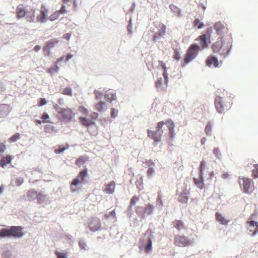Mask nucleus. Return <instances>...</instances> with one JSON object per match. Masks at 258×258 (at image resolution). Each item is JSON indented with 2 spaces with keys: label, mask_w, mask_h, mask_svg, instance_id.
<instances>
[{
  "label": "nucleus",
  "mask_w": 258,
  "mask_h": 258,
  "mask_svg": "<svg viewBox=\"0 0 258 258\" xmlns=\"http://www.w3.org/2000/svg\"><path fill=\"white\" fill-rule=\"evenodd\" d=\"M164 125H166L169 130V137L170 138H173L175 135L174 130V124L171 119L159 122L157 123L156 131H155L148 130V137L156 143L160 142L163 132L162 128Z\"/></svg>",
  "instance_id": "f257e3e1"
},
{
  "label": "nucleus",
  "mask_w": 258,
  "mask_h": 258,
  "mask_svg": "<svg viewBox=\"0 0 258 258\" xmlns=\"http://www.w3.org/2000/svg\"><path fill=\"white\" fill-rule=\"evenodd\" d=\"M232 46V38L228 36L224 38L221 37L212 45L213 51L219 53L221 55L228 54Z\"/></svg>",
  "instance_id": "f03ea898"
},
{
  "label": "nucleus",
  "mask_w": 258,
  "mask_h": 258,
  "mask_svg": "<svg viewBox=\"0 0 258 258\" xmlns=\"http://www.w3.org/2000/svg\"><path fill=\"white\" fill-rule=\"evenodd\" d=\"M23 229V227L16 226L11 227L10 229L3 228L0 230V238H21L25 234Z\"/></svg>",
  "instance_id": "7ed1b4c3"
},
{
  "label": "nucleus",
  "mask_w": 258,
  "mask_h": 258,
  "mask_svg": "<svg viewBox=\"0 0 258 258\" xmlns=\"http://www.w3.org/2000/svg\"><path fill=\"white\" fill-rule=\"evenodd\" d=\"M212 32V29L209 28L207 29L205 34L200 35L196 39V41H199V45L198 46L200 48V51L208 47L209 44L210 43V37Z\"/></svg>",
  "instance_id": "20e7f679"
},
{
  "label": "nucleus",
  "mask_w": 258,
  "mask_h": 258,
  "mask_svg": "<svg viewBox=\"0 0 258 258\" xmlns=\"http://www.w3.org/2000/svg\"><path fill=\"white\" fill-rule=\"evenodd\" d=\"M199 51L200 48L198 47L197 44H191L186 51L183 59L184 63L182 66H185L186 64L195 59L197 56Z\"/></svg>",
  "instance_id": "39448f33"
},
{
  "label": "nucleus",
  "mask_w": 258,
  "mask_h": 258,
  "mask_svg": "<svg viewBox=\"0 0 258 258\" xmlns=\"http://www.w3.org/2000/svg\"><path fill=\"white\" fill-rule=\"evenodd\" d=\"M238 182L240 188L244 192L250 194L253 190V183L252 179L245 177H239Z\"/></svg>",
  "instance_id": "423d86ee"
},
{
  "label": "nucleus",
  "mask_w": 258,
  "mask_h": 258,
  "mask_svg": "<svg viewBox=\"0 0 258 258\" xmlns=\"http://www.w3.org/2000/svg\"><path fill=\"white\" fill-rule=\"evenodd\" d=\"M87 173V169L83 170L80 172L77 177L73 180L71 184V189L73 192L77 191L78 186H81L84 184Z\"/></svg>",
  "instance_id": "0eeeda50"
},
{
  "label": "nucleus",
  "mask_w": 258,
  "mask_h": 258,
  "mask_svg": "<svg viewBox=\"0 0 258 258\" xmlns=\"http://www.w3.org/2000/svg\"><path fill=\"white\" fill-rule=\"evenodd\" d=\"M174 243L178 247H187L192 244V241L188 237L182 234L177 235L175 237Z\"/></svg>",
  "instance_id": "6e6552de"
},
{
  "label": "nucleus",
  "mask_w": 258,
  "mask_h": 258,
  "mask_svg": "<svg viewBox=\"0 0 258 258\" xmlns=\"http://www.w3.org/2000/svg\"><path fill=\"white\" fill-rule=\"evenodd\" d=\"M223 101L222 98L220 97H217L215 99V105L217 111L220 113H222L224 112L225 108L228 109V107H230V103H229V105L227 104H223Z\"/></svg>",
  "instance_id": "1a4fd4ad"
},
{
  "label": "nucleus",
  "mask_w": 258,
  "mask_h": 258,
  "mask_svg": "<svg viewBox=\"0 0 258 258\" xmlns=\"http://www.w3.org/2000/svg\"><path fill=\"white\" fill-rule=\"evenodd\" d=\"M206 64L209 67L217 68L219 66V61L216 57L210 55L206 59Z\"/></svg>",
  "instance_id": "9d476101"
},
{
  "label": "nucleus",
  "mask_w": 258,
  "mask_h": 258,
  "mask_svg": "<svg viewBox=\"0 0 258 258\" xmlns=\"http://www.w3.org/2000/svg\"><path fill=\"white\" fill-rule=\"evenodd\" d=\"M37 203L43 206L45 205H47L50 203L49 197L46 195L39 193Z\"/></svg>",
  "instance_id": "9b49d317"
},
{
  "label": "nucleus",
  "mask_w": 258,
  "mask_h": 258,
  "mask_svg": "<svg viewBox=\"0 0 258 258\" xmlns=\"http://www.w3.org/2000/svg\"><path fill=\"white\" fill-rule=\"evenodd\" d=\"M247 223L249 224V230L252 232V235L254 236L258 233V223L252 220L247 221Z\"/></svg>",
  "instance_id": "f8f14e48"
},
{
  "label": "nucleus",
  "mask_w": 258,
  "mask_h": 258,
  "mask_svg": "<svg viewBox=\"0 0 258 258\" xmlns=\"http://www.w3.org/2000/svg\"><path fill=\"white\" fill-rule=\"evenodd\" d=\"M10 106L8 104H0V117L7 116L10 112Z\"/></svg>",
  "instance_id": "ddd939ff"
},
{
  "label": "nucleus",
  "mask_w": 258,
  "mask_h": 258,
  "mask_svg": "<svg viewBox=\"0 0 258 258\" xmlns=\"http://www.w3.org/2000/svg\"><path fill=\"white\" fill-rule=\"evenodd\" d=\"M25 16L28 21L30 22H34L35 18V10L31 8H27Z\"/></svg>",
  "instance_id": "4468645a"
},
{
  "label": "nucleus",
  "mask_w": 258,
  "mask_h": 258,
  "mask_svg": "<svg viewBox=\"0 0 258 258\" xmlns=\"http://www.w3.org/2000/svg\"><path fill=\"white\" fill-rule=\"evenodd\" d=\"M27 8L28 7L24 8L22 5L18 6L16 10L17 17L19 18H22L24 17L26 15Z\"/></svg>",
  "instance_id": "2eb2a0df"
},
{
  "label": "nucleus",
  "mask_w": 258,
  "mask_h": 258,
  "mask_svg": "<svg viewBox=\"0 0 258 258\" xmlns=\"http://www.w3.org/2000/svg\"><path fill=\"white\" fill-rule=\"evenodd\" d=\"M115 188V183L114 181H111L105 185L103 190L106 194H112L114 192Z\"/></svg>",
  "instance_id": "dca6fc26"
},
{
  "label": "nucleus",
  "mask_w": 258,
  "mask_h": 258,
  "mask_svg": "<svg viewBox=\"0 0 258 258\" xmlns=\"http://www.w3.org/2000/svg\"><path fill=\"white\" fill-rule=\"evenodd\" d=\"M154 206L150 203H148V204L145 205V207L144 208V210H143V211H144L143 214L141 215V216L143 217L145 214L147 215L152 214L154 211ZM136 212L139 214V215H140V214L137 211Z\"/></svg>",
  "instance_id": "f3484780"
},
{
  "label": "nucleus",
  "mask_w": 258,
  "mask_h": 258,
  "mask_svg": "<svg viewBox=\"0 0 258 258\" xmlns=\"http://www.w3.org/2000/svg\"><path fill=\"white\" fill-rule=\"evenodd\" d=\"M215 217L216 220L222 225H226L230 221L223 214L219 212L216 213Z\"/></svg>",
  "instance_id": "a211bd4d"
},
{
  "label": "nucleus",
  "mask_w": 258,
  "mask_h": 258,
  "mask_svg": "<svg viewBox=\"0 0 258 258\" xmlns=\"http://www.w3.org/2000/svg\"><path fill=\"white\" fill-rule=\"evenodd\" d=\"M61 117L68 121H70L73 117L72 112L70 109L63 108V110L61 112Z\"/></svg>",
  "instance_id": "6ab92c4d"
},
{
  "label": "nucleus",
  "mask_w": 258,
  "mask_h": 258,
  "mask_svg": "<svg viewBox=\"0 0 258 258\" xmlns=\"http://www.w3.org/2000/svg\"><path fill=\"white\" fill-rule=\"evenodd\" d=\"M38 194L34 189L29 190L27 192V198L29 201H34L35 199H37L38 201Z\"/></svg>",
  "instance_id": "aec40b11"
},
{
  "label": "nucleus",
  "mask_w": 258,
  "mask_h": 258,
  "mask_svg": "<svg viewBox=\"0 0 258 258\" xmlns=\"http://www.w3.org/2000/svg\"><path fill=\"white\" fill-rule=\"evenodd\" d=\"M105 99L108 102H111L116 98L115 94L112 91H108L104 95Z\"/></svg>",
  "instance_id": "412c9836"
},
{
  "label": "nucleus",
  "mask_w": 258,
  "mask_h": 258,
  "mask_svg": "<svg viewBox=\"0 0 258 258\" xmlns=\"http://www.w3.org/2000/svg\"><path fill=\"white\" fill-rule=\"evenodd\" d=\"M214 28L218 34H221L226 29L224 24L220 22H216L214 25Z\"/></svg>",
  "instance_id": "4be33fe9"
},
{
  "label": "nucleus",
  "mask_w": 258,
  "mask_h": 258,
  "mask_svg": "<svg viewBox=\"0 0 258 258\" xmlns=\"http://www.w3.org/2000/svg\"><path fill=\"white\" fill-rule=\"evenodd\" d=\"M172 225L173 227L178 230H180L184 228L183 221L180 220H175L173 221Z\"/></svg>",
  "instance_id": "5701e85b"
},
{
  "label": "nucleus",
  "mask_w": 258,
  "mask_h": 258,
  "mask_svg": "<svg viewBox=\"0 0 258 258\" xmlns=\"http://www.w3.org/2000/svg\"><path fill=\"white\" fill-rule=\"evenodd\" d=\"M12 158L11 156H7L4 157L0 160V166L4 167L7 164L10 163Z\"/></svg>",
  "instance_id": "b1692460"
},
{
  "label": "nucleus",
  "mask_w": 258,
  "mask_h": 258,
  "mask_svg": "<svg viewBox=\"0 0 258 258\" xmlns=\"http://www.w3.org/2000/svg\"><path fill=\"white\" fill-rule=\"evenodd\" d=\"M194 181L195 184L198 188L203 189L204 187L205 184L204 183L203 175L200 176V179L194 178Z\"/></svg>",
  "instance_id": "393cba45"
},
{
  "label": "nucleus",
  "mask_w": 258,
  "mask_h": 258,
  "mask_svg": "<svg viewBox=\"0 0 258 258\" xmlns=\"http://www.w3.org/2000/svg\"><path fill=\"white\" fill-rule=\"evenodd\" d=\"M59 42V40L56 38H54L51 40H49L47 41L46 47L50 49L53 48L56 44H57Z\"/></svg>",
  "instance_id": "a878e982"
},
{
  "label": "nucleus",
  "mask_w": 258,
  "mask_h": 258,
  "mask_svg": "<svg viewBox=\"0 0 258 258\" xmlns=\"http://www.w3.org/2000/svg\"><path fill=\"white\" fill-rule=\"evenodd\" d=\"M89 228L93 232H95L97 230V222L95 219H92L90 221L89 224Z\"/></svg>",
  "instance_id": "bb28decb"
},
{
  "label": "nucleus",
  "mask_w": 258,
  "mask_h": 258,
  "mask_svg": "<svg viewBox=\"0 0 258 258\" xmlns=\"http://www.w3.org/2000/svg\"><path fill=\"white\" fill-rule=\"evenodd\" d=\"M47 16L46 13L44 10H41L40 15L38 16L37 20L42 23L46 22V17Z\"/></svg>",
  "instance_id": "cd10ccee"
},
{
  "label": "nucleus",
  "mask_w": 258,
  "mask_h": 258,
  "mask_svg": "<svg viewBox=\"0 0 258 258\" xmlns=\"http://www.w3.org/2000/svg\"><path fill=\"white\" fill-rule=\"evenodd\" d=\"M159 34L160 35H164L166 32V26L162 23H160L158 25Z\"/></svg>",
  "instance_id": "c85d7f7f"
},
{
  "label": "nucleus",
  "mask_w": 258,
  "mask_h": 258,
  "mask_svg": "<svg viewBox=\"0 0 258 258\" xmlns=\"http://www.w3.org/2000/svg\"><path fill=\"white\" fill-rule=\"evenodd\" d=\"M199 8H201L204 11L206 9L205 5L207 4V0H197Z\"/></svg>",
  "instance_id": "c756f323"
},
{
  "label": "nucleus",
  "mask_w": 258,
  "mask_h": 258,
  "mask_svg": "<svg viewBox=\"0 0 258 258\" xmlns=\"http://www.w3.org/2000/svg\"><path fill=\"white\" fill-rule=\"evenodd\" d=\"M44 130L46 133H50L51 131H52L55 133L57 132V130L56 129V128L54 126L50 124L46 125L45 126Z\"/></svg>",
  "instance_id": "7c9ffc66"
},
{
  "label": "nucleus",
  "mask_w": 258,
  "mask_h": 258,
  "mask_svg": "<svg viewBox=\"0 0 258 258\" xmlns=\"http://www.w3.org/2000/svg\"><path fill=\"white\" fill-rule=\"evenodd\" d=\"M170 8L171 10V11L176 15H180V9L177 6L174 5H171L170 6Z\"/></svg>",
  "instance_id": "2f4dec72"
},
{
  "label": "nucleus",
  "mask_w": 258,
  "mask_h": 258,
  "mask_svg": "<svg viewBox=\"0 0 258 258\" xmlns=\"http://www.w3.org/2000/svg\"><path fill=\"white\" fill-rule=\"evenodd\" d=\"M253 166L254 168L252 171V176L255 178H258V165L253 164Z\"/></svg>",
  "instance_id": "473e14b6"
},
{
  "label": "nucleus",
  "mask_w": 258,
  "mask_h": 258,
  "mask_svg": "<svg viewBox=\"0 0 258 258\" xmlns=\"http://www.w3.org/2000/svg\"><path fill=\"white\" fill-rule=\"evenodd\" d=\"M162 198V193L161 191H159L158 192V196H157V201H156L157 204L159 206H162L163 204Z\"/></svg>",
  "instance_id": "72a5a7b5"
},
{
  "label": "nucleus",
  "mask_w": 258,
  "mask_h": 258,
  "mask_svg": "<svg viewBox=\"0 0 258 258\" xmlns=\"http://www.w3.org/2000/svg\"><path fill=\"white\" fill-rule=\"evenodd\" d=\"M12 255V252L9 250H5L2 254L3 258H10Z\"/></svg>",
  "instance_id": "f704fd0d"
},
{
  "label": "nucleus",
  "mask_w": 258,
  "mask_h": 258,
  "mask_svg": "<svg viewBox=\"0 0 258 258\" xmlns=\"http://www.w3.org/2000/svg\"><path fill=\"white\" fill-rule=\"evenodd\" d=\"M62 93L64 95H67L71 96L73 95L72 89L70 87H66L63 90Z\"/></svg>",
  "instance_id": "c9c22d12"
},
{
  "label": "nucleus",
  "mask_w": 258,
  "mask_h": 258,
  "mask_svg": "<svg viewBox=\"0 0 258 258\" xmlns=\"http://www.w3.org/2000/svg\"><path fill=\"white\" fill-rule=\"evenodd\" d=\"M194 26L198 29H201L204 26V24L200 21L199 19H196L194 21Z\"/></svg>",
  "instance_id": "e433bc0d"
},
{
  "label": "nucleus",
  "mask_w": 258,
  "mask_h": 258,
  "mask_svg": "<svg viewBox=\"0 0 258 258\" xmlns=\"http://www.w3.org/2000/svg\"><path fill=\"white\" fill-rule=\"evenodd\" d=\"M59 14L58 12H55L51 14L49 17V20L51 21H54L58 18Z\"/></svg>",
  "instance_id": "4c0bfd02"
},
{
  "label": "nucleus",
  "mask_w": 258,
  "mask_h": 258,
  "mask_svg": "<svg viewBox=\"0 0 258 258\" xmlns=\"http://www.w3.org/2000/svg\"><path fill=\"white\" fill-rule=\"evenodd\" d=\"M87 158L84 156H81L77 160V164L78 165H81L84 164V162L86 160Z\"/></svg>",
  "instance_id": "58836bf2"
},
{
  "label": "nucleus",
  "mask_w": 258,
  "mask_h": 258,
  "mask_svg": "<svg viewBox=\"0 0 258 258\" xmlns=\"http://www.w3.org/2000/svg\"><path fill=\"white\" fill-rule=\"evenodd\" d=\"M139 201V197L134 196L132 197L131 200V206H133L135 205L137 202H138Z\"/></svg>",
  "instance_id": "ea45409f"
},
{
  "label": "nucleus",
  "mask_w": 258,
  "mask_h": 258,
  "mask_svg": "<svg viewBox=\"0 0 258 258\" xmlns=\"http://www.w3.org/2000/svg\"><path fill=\"white\" fill-rule=\"evenodd\" d=\"M80 119L81 121L83 122V123L85 125H90L91 124H92V121L87 118L81 117Z\"/></svg>",
  "instance_id": "a19ab883"
},
{
  "label": "nucleus",
  "mask_w": 258,
  "mask_h": 258,
  "mask_svg": "<svg viewBox=\"0 0 258 258\" xmlns=\"http://www.w3.org/2000/svg\"><path fill=\"white\" fill-rule=\"evenodd\" d=\"M69 147V146H68L67 147H62L61 146H60L58 149H55L54 150V152L56 154H60L63 153V152L67 150Z\"/></svg>",
  "instance_id": "79ce46f5"
},
{
  "label": "nucleus",
  "mask_w": 258,
  "mask_h": 258,
  "mask_svg": "<svg viewBox=\"0 0 258 258\" xmlns=\"http://www.w3.org/2000/svg\"><path fill=\"white\" fill-rule=\"evenodd\" d=\"M206 169V163L205 161H202L200 165V176L203 175V171Z\"/></svg>",
  "instance_id": "37998d69"
},
{
  "label": "nucleus",
  "mask_w": 258,
  "mask_h": 258,
  "mask_svg": "<svg viewBox=\"0 0 258 258\" xmlns=\"http://www.w3.org/2000/svg\"><path fill=\"white\" fill-rule=\"evenodd\" d=\"M145 249L147 252L152 250V241L151 239H149L148 244L146 245Z\"/></svg>",
  "instance_id": "c03bdc74"
},
{
  "label": "nucleus",
  "mask_w": 258,
  "mask_h": 258,
  "mask_svg": "<svg viewBox=\"0 0 258 258\" xmlns=\"http://www.w3.org/2000/svg\"><path fill=\"white\" fill-rule=\"evenodd\" d=\"M59 69V67H58L57 64H56L53 67L49 68L48 71V72L53 73L54 72H57Z\"/></svg>",
  "instance_id": "a18cd8bd"
},
{
  "label": "nucleus",
  "mask_w": 258,
  "mask_h": 258,
  "mask_svg": "<svg viewBox=\"0 0 258 258\" xmlns=\"http://www.w3.org/2000/svg\"><path fill=\"white\" fill-rule=\"evenodd\" d=\"M20 134L19 133H16L13 136H12L11 138V141L13 142H15L18 141L20 139Z\"/></svg>",
  "instance_id": "49530a36"
},
{
  "label": "nucleus",
  "mask_w": 258,
  "mask_h": 258,
  "mask_svg": "<svg viewBox=\"0 0 258 258\" xmlns=\"http://www.w3.org/2000/svg\"><path fill=\"white\" fill-rule=\"evenodd\" d=\"M173 58L177 60H179L181 58L180 53L177 49H174Z\"/></svg>",
  "instance_id": "de8ad7c7"
},
{
  "label": "nucleus",
  "mask_w": 258,
  "mask_h": 258,
  "mask_svg": "<svg viewBox=\"0 0 258 258\" xmlns=\"http://www.w3.org/2000/svg\"><path fill=\"white\" fill-rule=\"evenodd\" d=\"M41 118L43 122L47 121L48 122H50L49 120H47V119H48L49 118V116L46 112L43 113V114H42V115L41 116Z\"/></svg>",
  "instance_id": "09e8293b"
},
{
  "label": "nucleus",
  "mask_w": 258,
  "mask_h": 258,
  "mask_svg": "<svg viewBox=\"0 0 258 258\" xmlns=\"http://www.w3.org/2000/svg\"><path fill=\"white\" fill-rule=\"evenodd\" d=\"M24 182V179L23 177H18L16 180V184L17 186H20Z\"/></svg>",
  "instance_id": "8fccbe9b"
},
{
  "label": "nucleus",
  "mask_w": 258,
  "mask_h": 258,
  "mask_svg": "<svg viewBox=\"0 0 258 258\" xmlns=\"http://www.w3.org/2000/svg\"><path fill=\"white\" fill-rule=\"evenodd\" d=\"M79 110L81 112L83 113V114H86L88 112V109L82 106H79Z\"/></svg>",
  "instance_id": "3c124183"
},
{
  "label": "nucleus",
  "mask_w": 258,
  "mask_h": 258,
  "mask_svg": "<svg viewBox=\"0 0 258 258\" xmlns=\"http://www.w3.org/2000/svg\"><path fill=\"white\" fill-rule=\"evenodd\" d=\"M106 106V104L104 102H101L98 103V111H101L103 108H104Z\"/></svg>",
  "instance_id": "603ef678"
},
{
  "label": "nucleus",
  "mask_w": 258,
  "mask_h": 258,
  "mask_svg": "<svg viewBox=\"0 0 258 258\" xmlns=\"http://www.w3.org/2000/svg\"><path fill=\"white\" fill-rule=\"evenodd\" d=\"M53 107L55 110L59 113H61V112L63 110V108L60 107L57 104H55L53 105Z\"/></svg>",
  "instance_id": "864d4df0"
},
{
  "label": "nucleus",
  "mask_w": 258,
  "mask_h": 258,
  "mask_svg": "<svg viewBox=\"0 0 258 258\" xmlns=\"http://www.w3.org/2000/svg\"><path fill=\"white\" fill-rule=\"evenodd\" d=\"M79 246H80V247L82 249H86V247L87 246V244L86 243H85V242L83 240H81L80 242H79Z\"/></svg>",
  "instance_id": "5fc2aeb1"
},
{
  "label": "nucleus",
  "mask_w": 258,
  "mask_h": 258,
  "mask_svg": "<svg viewBox=\"0 0 258 258\" xmlns=\"http://www.w3.org/2000/svg\"><path fill=\"white\" fill-rule=\"evenodd\" d=\"M118 110L117 109H112V110H111V116L112 117H115L117 116V114H118Z\"/></svg>",
  "instance_id": "6e6d98bb"
},
{
  "label": "nucleus",
  "mask_w": 258,
  "mask_h": 258,
  "mask_svg": "<svg viewBox=\"0 0 258 258\" xmlns=\"http://www.w3.org/2000/svg\"><path fill=\"white\" fill-rule=\"evenodd\" d=\"M6 150L5 145L2 143H0V155L4 152Z\"/></svg>",
  "instance_id": "4d7b16f0"
},
{
  "label": "nucleus",
  "mask_w": 258,
  "mask_h": 258,
  "mask_svg": "<svg viewBox=\"0 0 258 258\" xmlns=\"http://www.w3.org/2000/svg\"><path fill=\"white\" fill-rule=\"evenodd\" d=\"M214 154L218 158L220 157L221 154H220V151L218 148H215L214 150Z\"/></svg>",
  "instance_id": "13d9d810"
},
{
  "label": "nucleus",
  "mask_w": 258,
  "mask_h": 258,
  "mask_svg": "<svg viewBox=\"0 0 258 258\" xmlns=\"http://www.w3.org/2000/svg\"><path fill=\"white\" fill-rule=\"evenodd\" d=\"M205 132L207 134H209L211 132V126L210 124H208L205 127Z\"/></svg>",
  "instance_id": "bf43d9fd"
},
{
  "label": "nucleus",
  "mask_w": 258,
  "mask_h": 258,
  "mask_svg": "<svg viewBox=\"0 0 258 258\" xmlns=\"http://www.w3.org/2000/svg\"><path fill=\"white\" fill-rule=\"evenodd\" d=\"M58 12H59V13L64 14L67 12V10H66L65 5H62L61 9H60V10Z\"/></svg>",
  "instance_id": "052dcab7"
},
{
  "label": "nucleus",
  "mask_w": 258,
  "mask_h": 258,
  "mask_svg": "<svg viewBox=\"0 0 258 258\" xmlns=\"http://www.w3.org/2000/svg\"><path fill=\"white\" fill-rule=\"evenodd\" d=\"M154 172L155 171L152 167H149L148 170V175L149 176H152Z\"/></svg>",
  "instance_id": "680f3d73"
},
{
  "label": "nucleus",
  "mask_w": 258,
  "mask_h": 258,
  "mask_svg": "<svg viewBox=\"0 0 258 258\" xmlns=\"http://www.w3.org/2000/svg\"><path fill=\"white\" fill-rule=\"evenodd\" d=\"M161 78L159 80H158L156 82V86L157 88H160L162 86V83L161 81Z\"/></svg>",
  "instance_id": "e2e57ef3"
},
{
  "label": "nucleus",
  "mask_w": 258,
  "mask_h": 258,
  "mask_svg": "<svg viewBox=\"0 0 258 258\" xmlns=\"http://www.w3.org/2000/svg\"><path fill=\"white\" fill-rule=\"evenodd\" d=\"M46 103H47V101H46V100L45 98H42V99H41V100H40V104H39V106H43V105H45Z\"/></svg>",
  "instance_id": "0e129e2a"
},
{
  "label": "nucleus",
  "mask_w": 258,
  "mask_h": 258,
  "mask_svg": "<svg viewBox=\"0 0 258 258\" xmlns=\"http://www.w3.org/2000/svg\"><path fill=\"white\" fill-rule=\"evenodd\" d=\"M159 63L160 64V66L164 69V70H167V68L166 67L165 64L164 62L162 61H159Z\"/></svg>",
  "instance_id": "69168bd1"
},
{
  "label": "nucleus",
  "mask_w": 258,
  "mask_h": 258,
  "mask_svg": "<svg viewBox=\"0 0 258 258\" xmlns=\"http://www.w3.org/2000/svg\"><path fill=\"white\" fill-rule=\"evenodd\" d=\"M71 34L70 33H66L63 35V38L67 40H69L71 38Z\"/></svg>",
  "instance_id": "338daca9"
},
{
  "label": "nucleus",
  "mask_w": 258,
  "mask_h": 258,
  "mask_svg": "<svg viewBox=\"0 0 258 258\" xmlns=\"http://www.w3.org/2000/svg\"><path fill=\"white\" fill-rule=\"evenodd\" d=\"M163 76L165 80V82L167 83L168 82V74L167 73V70L164 71Z\"/></svg>",
  "instance_id": "774afa93"
}]
</instances>
